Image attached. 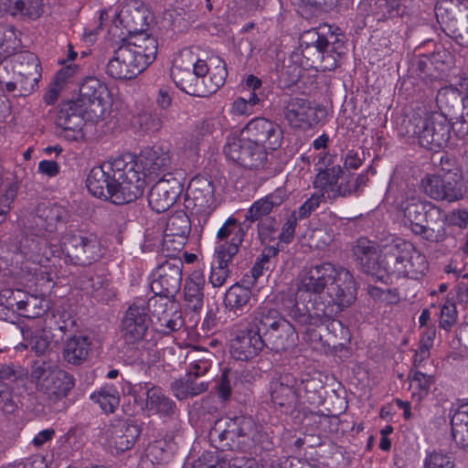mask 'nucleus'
<instances>
[{"label": "nucleus", "mask_w": 468, "mask_h": 468, "mask_svg": "<svg viewBox=\"0 0 468 468\" xmlns=\"http://www.w3.org/2000/svg\"><path fill=\"white\" fill-rule=\"evenodd\" d=\"M310 293L307 303L291 295L283 303L288 315L302 326L317 327L340 314L356 298L355 281L350 271L329 262L305 268L298 284L299 298Z\"/></svg>", "instance_id": "obj_1"}, {"label": "nucleus", "mask_w": 468, "mask_h": 468, "mask_svg": "<svg viewBox=\"0 0 468 468\" xmlns=\"http://www.w3.org/2000/svg\"><path fill=\"white\" fill-rule=\"evenodd\" d=\"M171 165L167 146L154 145L142 150L140 164L128 154L94 166L87 178L90 193L116 205L135 201L143 196L146 186L145 175L157 174Z\"/></svg>", "instance_id": "obj_2"}, {"label": "nucleus", "mask_w": 468, "mask_h": 468, "mask_svg": "<svg viewBox=\"0 0 468 468\" xmlns=\"http://www.w3.org/2000/svg\"><path fill=\"white\" fill-rule=\"evenodd\" d=\"M214 64L209 83L206 82V73L209 66L203 59H195L189 53H182L171 69V77L177 88L191 96L207 97L215 93L225 83L228 76L226 63L219 58L211 59Z\"/></svg>", "instance_id": "obj_3"}, {"label": "nucleus", "mask_w": 468, "mask_h": 468, "mask_svg": "<svg viewBox=\"0 0 468 468\" xmlns=\"http://www.w3.org/2000/svg\"><path fill=\"white\" fill-rule=\"evenodd\" d=\"M157 49V39L150 34L123 38L114 49L106 72L115 80H132L155 60Z\"/></svg>", "instance_id": "obj_4"}, {"label": "nucleus", "mask_w": 468, "mask_h": 468, "mask_svg": "<svg viewBox=\"0 0 468 468\" xmlns=\"http://www.w3.org/2000/svg\"><path fill=\"white\" fill-rule=\"evenodd\" d=\"M245 236L244 226L229 218L217 232V243L208 278L214 288L221 287L229 276V266L239 252Z\"/></svg>", "instance_id": "obj_5"}, {"label": "nucleus", "mask_w": 468, "mask_h": 468, "mask_svg": "<svg viewBox=\"0 0 468 468\" xmlns=\"http://www.w3.org/2000/svg\"><path fill=\"white\" fill-rule=\"evenodd\" d=\"M30 378L35 384L36 390L49 408L65 399L75 386L72 375L48 360L39 359L33 362Z\"/></svg>", "instance_id": "obj_6"}, {"label": "nucleus", "mask_w": 468, "mask_h": 468, "mask_svg": "<svg viewBox=\"0 0 468 468\" xmlns=\"http://www.w3.org/2000/svg\"><path fill=\"white\" fill-rule=\"evenodd\" d=\"M257 427L251 418L237 416L216 421L209 432L216 449L224 451H246L254 441Z\"/></svg>", "instance_id": "obj_7"}, {"label": "nucleus", "mask_w": 468, "mask_h": 468, "mask_svg": "<svg viewBox=\"0 0 468 468\" xmlns=\"http://www.w3.org/2000/svg\"><path fill=\"white\" fill-rule=\"evenodd\" d=\"M407 133L417 138L421 147L437 151L447 145L451 138V123L445 112L413 115L409 120Z\"/></svg>", "instance_id": "obj_8"}, {"label": "nucleus", "mask_w": 468, "mask_h": 468, "mask_svg": "<svg viewBox=\"0 0 468 468\" xmlns=\"http://www.w3.org/2000/svg\"><path fill=\"white\" fill-rule=\"evenodd\" d=\"M60 248L66 259L75 265H90L103 255L97 235L84 230L66 232L60 239Z\"/></svg>", "instance_id": "obj_9"}, {"label": "nucleus", "mask_w": 468, "mask_h": 468, "mask_svg": "<svg viewBox=\"0 0 468 468\" xmlns=\"http://www.w3.org/2000/svg\"><path fill=\"white\" fill-rule=\"evenodd\" d=\"M152 307L150 298L146 301L136 299L129 305L122 319L121 334L127 351L137 349L144 339L152 324Z\"/></svg>", "instance_id": "obj_10"}, {"label": "nucleus", "mask_w": 468, "mask_h": 468, "mask_svg": "<svg viewBox=\"0 0 468 468\" xmlns=\"http://www.w3.org/2000/svg\"><path fill=\"white\" fill-rule=\"evenodd\" d=\"M421 192L435 201L452 203L463 199L468 190V182L464 185L456 174H426L420 181Z\"/></svg>", "instance_id": "obj_11"}, {"label": "nucleus", "mask_w": 468, "mask_h": 468, "mask_svg": "<svg viewBox=\"0 0 468 468\" xmlns=\"http://www.w3.org/2000/svg\"><path fill=\"white\" fill-rule=\"evenodd\" d=\"M224 154L228 159L250 169L261 168L267 161V152L263 146L249 141L241 133L239 137L228 138Z\"/></svg>", "instance_id": "obj_12"}, {"label": "nucleus", "mask_w": 468, "mask_h": 468, "mask_svg": "<svg viewBox=\"0 0 468 468\" xmlns=\"http://www.w3.org/2000/svg\"><path fill=\"white\" fill-rule=\"evenodd\" d=\"M184 263L180 259H170L160 264L152 274L151 291L157 298H173L182 283Z\"/></svg>", "instance_id": "obj_13"}, {"label": "nucleus", "mask_w": 468, "mask_h": 468, "mask_svg": "<svg viewBox=\"0 0 468 468\" xmlns=\"http://www.w3.org/2000/svg\"><path fill=\"white\" fill-rule=\"evenodd\" d=\"M314 167L317 174L313 185L324 198L334 200L339 197V194L349 192L348 189L341 186V176L345 172L340 165H334L331 162V156L327 154L319 156Z\"/></svg>", "instance_id": "obj_14"}, {"label": "nucleus", "mask_w": 468, "mask_h": 468, "mask_svg": "<svg viewBox=\"0 0 468 468\" xmlns=\"http://www.w3.org/2000/svg\"><path fill=\"white\" fill-rule=\"evenodd\" d=\"M410 242L401 239H393L383 246L380 255V270L378 280L384 283L391 282L393 279L402 278L406 271L403 260L409 257Z\"/></svg>", "instance_id": "obj_15"}, {"label": "nucleus", "mask_w": 468, "mask_h": 468, "mask_svg": "<svg viewBox=\"0 0 468 468\" xmlns=\"http://www.w3.org/2000/svg\"><path fill=\"white\" fill-rule=\"evenodd\" d=\"M77 101H69L60 105L55 119L56 133L70 142H78L84 138V112Z\"/></svg>", "instance_id": "obj_16"}, {"label": "nucleus", "mask_w": 468, "mask_h": 468, "mask_svg": "<svg viewBox=\"0 0 468 468\" xmlns=\"http://www.w3.org/2000/svg\"><path fill=\"white\" fill-rule=\"evenodd\" d=\"M241 133L249 141L263 146L266 152L267 149L275 150L280 147L283 138L282 130L276 122L260 117L250 120Z\"/></svg>", "instance_id": "obj_17"}, {"label": "nucleus", "mask_w": 468, "mask_h": 468, "mask_svg": "<svg viewBox=\"0 0 468 468\" xmlns=\"http://www.w3.org/2000/svg\"><path fill=\"white\" fill-rule=\"evenodd\" d=\"M301 47L304 48L305 52L314 48L320 58L332 57L333 54H340L343 48V42L338 36L332 31L330 26H324L318 28H311L304 31L300 37Z\"/></svg>", "instance_id": "obj_18"}, {"label": "nucleus", "mask_w": 468, "mask_h": 468, "mask_svg": "<svg viewBox=\"0 0 468 468\" xmlns=\"http://www.w3.org/2000/svg\"><path fill=\"white\" fill-rule=\"evenodd\" d=\"M182 190L181 179L167 173L152 186L148 204L156 213L165 212L175 204Z\"/></svg>", "instance_id": "obj_19"}, {"label": "nucleus", "mask_w": 468, "mask_h": 468, "mask_svg": "<svg viewBox=\"0 0 468 468\" xmlns=\"http://www.w3.org/2000/svg\"><path fill=\"white\" fill-rule=\"evenodd\" d=\"M134 400L142 399L145 394L144 408L146 410L161 416H173L176 411V402L168 398L160 387L148 382L139 383L131 388Z\"/></svg>", "instance_id": "obj_20"}, {"label": "nucleus", "mask_w": 468, "mask_h": 468, "mask_svg": "<svg viewBox=\"0 0 468 468\" xmlns=\"http://www.w3.org/2000/svg\"><path fill=\"white\" fill-rule=\"evenodd\" d=\"M265 346L264 338L247 323L236 330L230 344V354L236 360L249 361L257 356Z\"/></svg>", "instance_id": "obj_21"}, {"label": "nucleus", "mask_w": 468, "mask_h": 468, "mask_svg": "<svg viewBox=\"0 0 468 468\" xmlns=\"http://www.w3.org/2000/svg\"><path fill=\"white\" fill-rule=\"evenodd\" d=\"M141 433L137 424L130 420H114L109 425L105 436L108 444L116 452L130 450Z\"/></svg>", "instance_id": "obj_22"}, {"label": "nucleus", "mask_w": 468, "mask_h": 468, "mask_svg": "<svg viewBox=\"0 0 468 468\" xmlns=\"http://www.w3.org/2000/svg\"><path fill=\"white\" fill-rule=\"evenodd\" d=\"M315 109L308 100L291 97L283 101L282 112L285 120L293 128L306 129L316 123Z\"/></svg>", "instance_id": "obj_23"}, {"label": "nucleus", "mask_w": 468, "mask_h": 468, "mask_svg": "<svg viewBox=\"0 0 468 468\" xmlns=\"http://www.w3.org/2000/svg\"><path fill=\"white\" fill-rule=\"evenodd\" d=\"M434 206L435 204L432 202L421 201L413 190H409L406 193L405 200L400 202L399 207L403 211L406 223L413 234L418 232L427 219L429 211H431Z\"/></svg>", "instance_id": "obj_24"}, {"label": "nucleus", "mask_w": 468, "mask_h": 468, "mask_svg": "<svg viewBox=\"0 0 468 468\" xmlns=\"http://www.w3.org/2000/svg\"><path fill=\"white\" fill-rule=\"evenodd\" d=\"M106 93V87L98 79L88 77L80 84L77 102L85 111L90 110L96 115H102L105 103L103 95Z\"/></svg>", "instance_id": "obj_25"}, {"label": "nucleus", "mask_w": 468, "mask_h": 468, "mask_svg": "<svg viewBox=\"0 0 468 468\" xmlns=\"http://www.w3.org/2000/svg\"><path fill=\"white\" fill-rule=\"evenodd\" d=\"M150 306L152 316L156 318L155 325L160 333L169 335L183 327L185 321L181 312L167 310V302L165 299L152 296Z\"/></svg>", "instance_id": "obj_26"}, {"label": "nucleus", "mask_w": 468, "mask_h": 468, "mask_svg": "<svg viewBox=\"0 0 468 468\" xmlns=\"http://www.w3.org/2000/svg\"><path fill=\"white\" fill-rule=\"evenodd\" d=\"M353 254L361 271L378 281L380 270V255H378L376 243L367 238H360L353 247Z\"/></svg>", "instance_id": "obj_27"}, {"label": "nucleus", "mask_w": 468, "mask_h": 468, "mask_svg": "<svg viewBox=\"0 0 468 468\" xmlns=\"http://www.w3.org/2000/svg\"><path fill=\"white\" fill-rule=\"evenodd\" d=\"M284 317L271 304L263 303L258 306L247 318V323L262 338H265Z\"/></svg>", "instance_id": "obj_28"}, {"label": "nucleus", "mask_w": 468, "mask_h": 468, "mask_svg": "<svg viewBox=\"0 0 468 468\" xmlns=\"http://www.w3.org/2000/svg\"><path fill=\"white\" fill-rule=\"evenodd\" d=\"M415 235L429 242L439 243L445 240L448 234L444 211L435 205Z\"/></svg>", "instance_id": "obj_29"}, {"label": "nucleus", "mask_w": 468, "mask_h": 468, "mask_svg": "<svg viewBox=\"0 0 468 468\" xmlns=\"http://www.w3.org/2000/svg\"><path fill=\"white\" fill-rule=\"evenodd\" d=\"M191 230V224L186 212L179 210L166 220L164 232V243H176L175 250L182 248Z\"/></svg>", "instance_id": "obj_30"}, {"label": "nucleus", "mask_w": 468, "mask_h": 468, "mask_svg": "<svg viewBox=\"0 0 468 468\" xmlns=\"http://www.w3.org/2000/svg\"><path fill=\"white\" fill-rule=\"evenodd\" d=\"M37 225H44L45 232L52 233L58 224H64L69 219V209L60 204L43 202L37 207Z\"/></svg>", "instance_id": "obj_31"}, {"label": "nucleus", "mask_w": 468, "mask_h": 468, "mask_svg": "<svg viewBox=\"0 0 468 468\" xmlns=\"http://www.w3.org/2000/svg\"><path fill=\"white\" fill-rule=\"evenodd\" d=\"M112 24L116 27H122L126 28L130 36L146 34L144 29L146 25V16L144 11L138 7L126 6L121 10H115Z\"/></svg>", "instance_id": "obj_32"}, {"label": "nucleus", "mask_w": 468, "mask_h": 468, "mask_svg": "<svg viewBox=\"0 0 468 468\" xmlns=\"http://www.w3.org/2000/svg\"><path fill=\"white\" fill-rule=\"evenodd\" d=\"M187 200L192 201L197 211H205L214 203V186L206 177L193 178L186 191Z\"/></svg>", "instance_id": "obj_33"}, {"label": "nucleus", "mask_w": 468, "mask_h": 468, "mask_svg": "<svg viewBox=\"0 0 468 468\" xmlns=\"http://www.w3.org/2000/svg\"><path fill=\"white\" fill-rule=\"evenodd\" d=\"M296 377L290 373L282 374L279 378L271 382V401L278 406H293L297 400Z\"/></svg>", "instance_id": "obj_34"}, {"label": "nucleus", "mask_w": 468, "mask_h": 468, "mask_svg": "<svg viewBox=\"0 0 468 468\" xmlns=\"http://www.w3.org/2000/svg\"><path fill=\"white\" fill-rule=\"evenodd\" d=\"M265 340L271 345L275 352H282L296 346L298 334L295 327L284 318L265 336Z\"/></svg>", "instance_id": "obj_35"}, {"label": "nucleus", "mask_w": 468, "mask_h": 468, "mask_svg": "<svg viewBox=\"0 0 468 468\" xmlns=\"http://www.w3.org/2000/svg\"><path fill=\"white\" fill-rule=\"evenodd\" d=\"M91 342L89 336L75 335L68 338L63 345L62 356L73 366H79L87 360Z\"/></svg>", "instance_id": "obj_36"}, {"label": "nucleus", "mask_w": 468, "mask_h": 468, "mask_svg": "<svg viewBox=\"0 0 468 468\" xmlns=\"http://www.w3.org/2000/svg\"><path fill=\"white\" fill-rule=\"evenodd\" d=\"M166 118L165 112L156 108H147L138 112L132 120L133 127L144 133H158Z\"/></svg>", "instance_id": "obj_37"}, {"label": "nucleus", "mask_w": 468, "mask_h": 468, "mask_svg": "<svg viewBox=\"0 0 468 468\" xmlns=\"http://www.w3.org/2000/svg\"><path fill=\"white\" fill-rule=\"evenodd\" d=\"M44 236L45 231L41 229L23 235L19 240L16 251L29 261H35V258L40 254L47 255V241Z\"/></svg>", "instance_id": "obj_38"}, {"label": "nucleus", "mask_w": 468, "mask_h": 468, "mask_svg": "<svg viewBox=\"0 0 468 468\" xmlns=\"http://www.w3.org/2000/svg\"><path fill=\"white\" fill-rule=\"evenodd\" d=\"M207 388V382L198 380L189 374L185 378L176 379L171 384L173 394L179 400L196 397L205 392Z\"/></svg>", "instance_id": "obj_39"}, {"label": "nucleus", "mask_w": 468, "mask_h": 468, "mask_svg": "<svg viewBox=\"0 0 468 468\" xmlns=\"http://www.w3.org/2000/svg\"><path fill=\"white\" fill-rule=\"evenodd\" d=\"M251 299V291L245 286L235 283L225 293L224 305L229 312L239 315L248 307Z\"/></svg>", "instance_id": "obj_40"}, {"label": "nucleus", "mask_w": 468, "mask_h": 468, "mask_svg": "<svg viewBox=\"0 0 468 468\" xmlns=\"http://www.w3.org/2000/svg\"><path fill=\"white\" fill-rule=\"evenodd\" d=\"M204 280L199 274H194L187 279L184 287V297L188 309L193 312L199 311L203 306Z\"/></svg>", "instance_id": "obj_41"}, {"label": "nucleus", "mask_w": 468, "mask_h": 468, "mask_svg": "<svg viewBox=\"0 0 468 468\" xmlns=\"http://www.w3.org/2000/svg\"><path fill=\"white\" fill-rule=\"evenodd\" d=\"M463 9H468V5L461 0H437L435 16L438 22L446 27L460 16Z\"/></svg>", "instance_id": "obj_42"}, {"label": "nucleus", "mask_w": 468, "mask_h": 468, "mask_svg": "<svg viewBox=\"0 0 468 468\" xmlns=\"http://www.w3.org/2000/svg\"><path fill=\"white\" fill-rule=\"evenodd\" d=\"M409 250V257L403 260L402 264L406 268V271L402 273V278L418 279L423 275L428 270V263L426 258L419 250H417L412 243H410Z\"/></svg>", "instance_id": "obj_43"}, {"label": "nucleus", "mask_w": 468, "mask_h": 468, "mask_svg": "<svg viewBox=\"0 0 468 468\" xmlns=\"http://www.w3.org/2000/svg\"><path fill=\"white\" fill-rule=\"evenodd\" d=\"M90 399L106 413L114 412L120 404V394L113 385L101 387L98 392L90 395Z\"/></svg>", "instance_id": "obj_44"}, {"label": "nucleus", "mask_w": 468, "mask_h": 468, "mask_svg": "<svg viewBox=\"0 0 468 468\" xmlns=\"http://www.w3.org/2000/svg\"><path fill=\"white\" fill-rule=\"evenodd\" d=\"M16 308L23 312V316L34 319L47 313L49 309V302L44 298L28 295L25 300L16 302Z\"/></svg>", "instance_id": "obj_45"}, {"label": "nucleus", "mask_w": 468, "mask_h": 468, "mask_svg": "<svg viewBox=\"0 0 468 468\" xmlns=\"http://www.w3.org/2000/svg\"><path fill=\"white\" fill-rule=\"evenodd\" d=\"M22 58L27 60L29 68L34 72L28 71L27 74L20 72L22 79L18 81L19 89L16 96H27L36 89L38 81V78L36 76L38 66L37 57L34 54L27 53L22 56Z\"/></svg>", "instance_id": "obj_46"}, {"label": "nucleus", "mask_w": 468, "mask_h": 468, "mask_svg": "<svg viewBox=\"0 0 468 468\" xmlns=\"http://www.w3.org/2000/svg\"><path fill=\"white\" fill-rule=\"evenodd\" d=\"M409 378L415 384L416 389L412 392L411 399L420 404L428 396L431 387L434 383V377L415 370L410 371Z\"/></svg>", "instance_id": "obj_47"}, {"label": "nucleus", "mask_w": 468, "mask_h": 468, "mask_svg": "<svg viewBox=\"0 0 468 468\" xmlns=\"http://www.w3.org/2000/svg\"><path fill=\"white\" fill-rule=\"evenodd\" d=\"M176 451V443L171 440L161 439L151 443L147 448V455L153 462L166 463Z\"/></svg>", "instance_id": "obj_48"}, {"label": "nucleus", "mask_w": 468, "mask_h": 468, "mask_svg": "<svg viewBox=\"0 0 468 468\" xmlns=\"http://www.w3.org/2000/svg\"><path fill=\"white\" fill-rule=\"evenodd\" d=\"M451 37L462 47H468V9H463L456 19L446 26Z\"/></svg>", "instance_id": "obj_49"}, {"label": "nucleus", "mask_w": 468, "mask_h": 468, "mask_svg": "<svg viewBox=\"0 0 468 468\" xmlns=\"http://www.w3.org/2000/svg\"><path fill=\"white\" fill-rule=\"evenodd\" d=\"M272 211L268 202L263 198L255 201L245 213V220L242 223L238 222L239 225L244 226L245 232L253 222H260L261 220L271 218L269 216Z\"/></svg>", "instance_id": "obj_50"}, {"label": "nucleus", "mask_w": 468, "mask_h": 468, "mask_svg": "<svg viewBox=\"0 0 468 468\" xmlns=\"http://www.w3.org/2000/svg\"><path fill=\"white\" fill-rule=\"evenodd\" d=\"M191 468H248L241 467L235 463L227 464L223 457H220L217 451H207L200 457L194 461Z\"/></svg>", "instance_id": "obj_51"}, {"label": "nucleus", "mask_w": 468, "mask_h": 468, "mask_svg": "<svg viewBox=\"0 0 468 468\" xmlns=\"http://www.w3.org/2000/svg\"><path fill=\"white\" fill-rule=\"evenodd\" d=\"M295 387L298 402L304 400L308 403H314L316 399L319 398L317 392L320 383L315 378H306L300 380L296 378Z\"/></svg>", "instance_id": "obj_52"}, {"label": "nucleus", "mask_w": 468, "mask_h": 468, "mask_svg": "<svg viewBox=\"0 0 468 468\" xmlns=\"http://www.w3.org/2000/svg\"><path fill=\"white\" fill-rule=\"evenodd\" d=\"M257 234L261 244H269L278 239L279 222L275 218H268L257 223Z\"/></svg>", "instance_id": "obj_53"}, {"label": "nucleus", "mask_w": 468, "mask_h": 468, "mask_svg": "<svg viewBox=\"0 0 468 468\" xmlns=\"http://www.w3.org/2000/svg\"><path fill=\"white\" fill-rule=\"evenodd\" d=\"M463 414V412H459L452 419L451 434L456 446L463 450V452H468V422L466 421L464 424H458L456 422V420H460V422H463V419H460V416Z\"/></svg>", "instance_id": "obj_54"}, {"label": "nucleus", "mask_w": 468, "mask_h": 468, "mask_svg": "<svg viewBox=\"0 0 468 468\" xmlns=\"http://www.w3.org/2000/svg\"><path fill=\"white\" fill-rule=\"evenodd\" d=\"M461 100L459 90L451 87L441 89L436 97L437 104L441 109L440 112H442V111L450 112L459 105Z\"/></svg>", "instance_id": "obj_55"}, {"label": "nucleus", "mask_w": 468, "mask_h": 468, "mask_svg": "<svg viewBox=\"0 0 468 468\" xmlns=\"http://www.w3.org/2000/svg\"><path fill=\"white\" fill-rule=\"evenodd\" d=\"M16 8V15L35 20L43 14L44 3L43 0H17Z\"/></svg>", "instance_id": "obj_56"}, {"label": "nucleus", "mask_w": 468, "mask_h": 468, "mask_svg": "<svg viewBox=\"0 0 468 468\" xmlns=\"http://www.w3.org/2000/svg\"><path fill=\"white\" fill-rule=\"evenodd\" d=\"M424 468H454V462L449 454L441 451H433L427 453Z\"/></svg>", "instance_id": "obj_57"}, {"label": "nucleus", "mask_w": 468, "mask_h": 468, "mask_svg": "<svg viewBox=\"0 0 468 468\" xmlns=\"http://www.w3.org/2000/svg\"><path fill=\"white\" fill-rule=\"evenodd\" d=\"M5 376V371H0V410L5 414H11L16 410V404L12 398L9 387L3 381Z\"/></svg>", "instance_id": "obj_58"}, {"label": "nucleus", "mask_w": 468, "mask_h": 468, "mask_svg": "<svg viewBox=\"0 0 468 468\" xmlns=\"http://www.w3.org/2000/svg\"><path fill=\"white\" fill-rule=\"evenodd\" d=\"M376 5L388 17H402L408 12L407 6L400 0H376Z\"/></svg>", "instance_id": "obj_59"}, {"label": "nucleus", "mask_w": 468, "mask_h": 468, "mask_svg": "<svg viewBox=\"0 0 468 468\" xmlns=\"http://www.w3.org/2000/svg\"><path fill=\"white\" fill-rule=\"evenodd\" d=\"M61 448L66 453H72L81 449L83 445L82 438L77 430H69L60 439Z\"/></svg>", "instance_id": "obj_60"}, {"label": "nucleus", "mask_w": 468, "mask_h": 468, "mask_svg": "<svg viewBox=\"0 0 468 468\" xmlns=\"http://www.w3.org/2000/svg\"><path fill=\"white\" fill-rule=\"evenodd\" d=\"M296 212L292 213L282 225L281 232H279L278 240L280 243L289 244L294 237L295 228L297 225Z\"/></svg>", "instance_id": "obj_61"}, {"label": "nucleus", "mask_w": 468, "mask_h": 468, "mask_svg": "<svg viewBox=\"0 0 468 468\" xmlns=\"http://www.w3.org/2000/svg\"><path fill=\"white\" fill-rule=\"evenodd\" d=\"M457 312L455 304L452 303H446L441 309L440 327L448 331L455 324Z\"/></svg>", "instance_id": "obj_62"}, {"label": "nucleus", "mask_w": 468, "mask_h": 468, "mask_svg": "<svg viewBox=\"0 0 468 468\" xmlns=\"http://www.w3.org/2000/svg\"><path fill=\"white\" fill-rule=\"evenodd\" d=\"M367 293L375 301L383 302L388 304L394 303L399 299L397 293L394 291L390 289L383 290L379 287L370 284L367 286Z\"/></svg>", "instance_id": "obj_63"}, {"label": "nucleus", "mask_w": 468, "mask_h": 468, "mask_svg": "<svg viewBox=\"0 0 468 468\" xmlns=\"http://www.w3.org/2000/svg\"><path fill=\"white\" fill-rule=\"evenodd\" d=\"M465 112L462 113L460 118L451 124V132L460 139H468V108L464 105Z\"/></svg>", "instance_id": "obj_64"}]
</instances>
